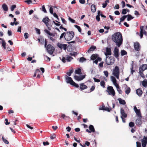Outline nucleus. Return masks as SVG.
<instances>
[{
    "label": "nucleus",
    "instance_id": "1",
    "mask_svg": "<svg viewBox=\"0 0 147 147\" xmlns=\"http://www.w3.org/2000/svg\"><path fill=\"white\" fill-rule=\"evenodd\" d=\"M112 38L118 47L120 46L123 41L122 36L121 33L117 32L115 33L112 35Z\"/></svg>",
    "mask_w": 147,
    "mask_h": 147
},
{
    "label": "nucleus",
    "instance_id": "2",
    "mask_svg": "<svg viewBox=\"0 0 147 147\" xmlns=\"http://www.w3.org/2000/svg\"><path fill=\"white\" fill-rule=\"evenodd\" d=\"M65 78L66 80V81L67 83H69L71 85L76 88H78L79 87L78 85L75 83L71 77H69V76L66 75L65 76Z\"/></svg>",
    "mask_w": 147,
    "mask_h": 147
},
{
    "label": "nucleus",
    "instance_id": "3",
    "mask_svg": "<svg viewBox=\"0 0 147 147\" xmlns=\"http://www.w3.org/2000/svg\"><path fill=\"white\" fill-rule=\"evenodd\" d=\"M45 32L49 35L53 37H54L53 38L50 36H48V37L53 42H54L57 38V37L56 36L57 34L55 33H51V32L45 29L44 30Z\"/></svg>",
    "mask_w": 147,
    "mask_h": 147
},
{
    "label": "nucleus",
    "instance_id": "4",
    "mask_svg": "<svg viewBox=\"0 0 147 147\" xmlns=\"http://www.w3.org/2000/svg\"><path fill=\"white\" fill-rule=\"evenodd\" d=\"M74 34L72 31L67 32L64 36L65 39L67 41L71 40L74 37Z\"/></svg>",
    "mask_w": 147,
    "mask_h": 147
},
{
    "label": "nucleus",
    "instance_id": "5",
    "mask_svg": "<svg viewBox=\"0 0 147 147\" xmlns=\"http://www.w3.org/2000/svg\"><path fill=\"white\" fill-rule=\"evenodd\" d=\"M120 74L119 67L117 66H116L113 70L112 75L115 76L116 78L119 79Z\"/></svg>",
    "mask_w": 147,
    "mask_h": 147
},
{
    "label": "nucleus",
    "instance_id": "6",
    "mask_svg": "<svg viewBox=\"0 0 147 147\" xmlns=\"http://www.w3.org/2000/svg\"><path fill=\"white\" fill-rule=\"evenodd\" d=\"M115 59L112 57H106V63L108 65L113 64L115 62Z\"/></svg>",
    "mask_w": 147,
    "mask_h": 147
},
{
    "label": "nucleus",
    "instance_id": "7",
    "mask_svg": "<svg viewBox=\"0 0 147 147\" xmlns=\"http://www.w3.org/2000/svg\"><path fill=\"white\" fill-rule=\"evenodd\" d=\"M107 92L109 95H111L112 96H114L115 95V92L113 87L111 86H109L107 87Z\"/></svg>",
    "mask_w": 147,
    "mask_h": 147
},
{
    "label": "nucleus",
    "instance_id": "8",
    "mask_svg": "<svg viewBox=\"0 0 147 147\" xmlns=\"http://www.w3.org/2000/svg\"><path fill=\"white\" fill-rule=\"evenodd\" d=\"M46 49L48 53L50 55H52L55 50L54 47L50 45L47 46Z\"/></svg>",
    "mask_w": 147,
    "mask_h": 147
},
{
    "label": "nucleus",
    "instance_id": "9",
    "mask_svg": "<svg viewBox=\"0 0 147 147\" xmlns=\"http://www.w3.org/2000/svg\"><path fill=\"white\" fill-rule=\"evenodd\" d=\"M140 29V36L141 38H142L143 34L146 35L147 33L145 31V29H144V26H141Z\"/></svg>",
    "mask_w": 147,
    "mask_h": 147
},
{
    "label": "nucleus",
    "instance_id": "10",
    "mask_svg": "<svg viewBox=\"0 0 147 147\" xmlns=\"http://www.w3.org/2000/svg\"><path fill=\"white\" fill-rule=\"evenodd\" d=\"M86 75H80V76H76L75 75L74 76V78L77 81H80L83 80L85 77Z\"/></svg>",
    "mask_w": 147,
    "mask_h": 147
},
{
    "label": "nucleus",
    "instance_id": "11",
    "mask_svg": "<svg viewBox=\"0 0 147 147\" xmlns=\"http://www.w3.org/2000/svg\"><path fill=\"white\" fill-rule=\"evenodd\" d=\"M141 141L142 147H146L147 144V137L144 136Z\"/></svg>",
    "mask_w": 147,
    "mask_h": 147
},
{
    "label": "nucleus",
    "instance_id": "12",
    "mask_svg": "<svg viewBox=\"0 0 147 147\" xmlns=\"http://www.w3.org/2000/svg\"><path fill=\"white\" fill-rule=\"evenodd\" d=\"M134 110L136 113V115L139 117H141V114L140 109H138L136 106L134 107Z\"/></svg>",
    "mask_w": 147,
    "mask_h": 147
},
{
    "label": "nucleus",
    "instance_id": "13",
    "mask_svg": "<svg viewBox=\"0 0 147 147\" xmlns=\"http://www.w3.org/2000/svg\"><path fill=\"white\" fill-rule=\"evenodd\" d=\"M113 53L114 56L116 58H118L119 55V49L117 47H116L115 48Z\"/></svg>",
    "mask_w": 147,
    "mask_h": 147
},
{
    "label": "nucleus",
    "instance_id": "14",
    "mask_svg": "<svg viewBox=\"0 0 147 147\" xmlns=\"http://www.w3.org/2000/svg\"><path fill=\"white\" fill-rule=\"evenodd\" d=\"M134 47L135 50L136 51H139L140 49V45L139 43L136 42L134 43Z\"/></svg>",
    "mask_w": 147,
    "mask_h": 147
},
{
    "label": "nucleus",
    "instance_id": "15",
    "mask_svg": "<svg viewBox=\"0 0 147 147\" xmlns=\"http://www.w3.org/2000/svg\"><path fill=\"white\" fill-rule=\"evenodd\" d=\"M73 58L72 57L67 56L66 57V58L63 57L61 60L63 62L65 63V62L66 61H70Z\"/></svg>",
    "mask_w": 147,
    "mask_h": 147
},
{
    "label": "nucleus",
    "instance_id": "16",
    "mask_svg": "<svg viewBox=\"0 0 147 147\" xmlns=\"http://www.w3.org/2000/svg\"><path fill=\"white\" fill-rule=\"evenodd\" d=\"M49 18L47 17H46L45 18H44L43 19L42 21L45 24L46 26L48 28L49 30H51V29L48 26V23L49 22Z\"/></svg>",
    "mask_w": 147,
    "mask_h": 147
},
{
    "label": "nucleus",
    "instance_id": "17",
    "mask_svg": "<svg viewBox=\"0 0 147 147\" xmlns=\"http://www.w3.org/2000/svg\"><path fill=\"white\" fill-rule=\"evenodd\" d=\"M105 54L106 57L108 55H111V49L110 48L107 47L106 49V52Z\"/></svg>",
    "mask_w": 147,
    "mask_h": 147
},
{
    "label": "nucleus",
    "instance_id": "18",
    "mask_svg": "<svg viewBox=\"0 0 147 147\" xmlns=\"http://www.w3.org/2000/svg\"><path fill=\"white\" fill-rule=\"evenodd\" d=\"M121 117L126 118L127 117V114L125 113L124 110L122 108L121 109Z\"/></svg>",
    "mask_w": 147,
    "mask_h": 147
},
{
    "label": "nucleus",
    "instance_id": "19",
    "mask_svg": "<svg viewBox=\"0 0 147 147\" xmlns=\"http://www.w3.org/2000/svg\"><path fill=\"white\" fill-rule=\"evenodd\" d=\"M110 78L111 81L113 82V84L115 86L118 84L117 83V80L115 77L113 76H111Z\"/></svg>",
    "mask_w": 147,
    "mask_h": 147
},
{
    "label": "nucleus",
    "instance_id": "20",
    "mask_svg": "<svg viewBox=\"0 0 147 147\" xmlns=\"http://www.w3.org/2000/svg\"><path fill=\"white\" fill-rule=\"evenodd\" d=\"M141 118L139 117L136 120L135 123L137 125L139 126L142 124V122L141 121Z\"/></svg>",
    "mask_w": 147,
    "mask_h": 147
},
{
    "label": "nucleus",
    "instance_id": "21",
    "mask_svg": "<svg viewBox=\"0 0 147 147\" xmlns=\"http://www.w3.org/2000/svg\"><path fill=\"white\" fill-rule=\"evenodd\" d=\"M124 86L125 88V92L126 94H128L130 92L131 89L129 87H128L127 85L124 84Z\"/></svg>",
    "mask_w": 147,
    "mask_h": 147
},
{
    "label": "nucleus",
    "instance_id": "22",
    "mask_svg": "<svg viewBox=\"0 0 147 147\" xmlns=\"http://www.w3.org/2000/svg\"><path fill=\"white\" fill-rule=\"evenodd\" d=\"M147 69V65L144 64L141 66L140 68V71H143Z\"/></svg>",
    "mask_w": 147,
    "mask_h": 147
},
{
    "label": "nucleus",
    "instance_id": "23",
    "mask_svg": "<svg viewBox=\"0 0 147 147\" xmlns=\"http://www.w3.org/2000/svg\"><path fill=\"white\" fill-rule=\"evenodd\" d=\"M136 93L139 96H141L143 92L141 88H139L136 90Z\"/></svg>",
    "mask_w": 147,
    "mask_h": 147
},
{
    "label": "nucleus",
    "instance_id": "24",
    "mask_svg": "<svg viewBox=\"0 0 147 147\" xmlns=\"http://www.w3.org/2000/svg\"><path fill=\"white\" fill-rule=\"evenodd\" d=\"M45 42V47H46V46L47 44V40L45 39L44 40V38H41V40L40 41V43L42 45L44 44V43Z\"/></svg>",
    "mask_w": 147,
    "mask_h": 147
},
{
    "label": "nucleus",
    "instance_id": "25",
    "mask_svg": "<svg viewBox=\"0 0 147 147\" xmlns=\"http://www.w3.org/2000/svg\"><path fill=\"white\" fill-rule=\"evenodd\" d=\"M87 87L84 85V83H82L80 84V88L81 90H84L87 88Z\"/></svg>",
    "mask_w": 147,
    "mask_h": 147
},
{
    "label": "nucleus",
    "instance_id": "26",
    "mask_svg": "<svg viewBox=\"0 0 147 147\" xmlns=\"http://www.w3.org/2000/svg\"><path fill=\"white\" fill-rule=\"evenodd\" d=\"M91 11L93 12H95L96 10V6L92 4L91 6Z\"/></svg>",
    "mask_w": 147,
    "mask_h": 147
},
{
    "label": "nucleus",
    "instance_id": "27",
    "mask_svg": "<svg viewBox=\"0 0 147 147\" xmlns=\"http://www.w3.org/2000/svg\"><path fill=\"white\" fill-rule=\"evenodd\" d=\"M75 73L76 74L79 75H81L82 74L81 69H80L79 68L75 70Z\"/></svg>",
    "mask_w": 147,
    "mask_h": 147
},
{
    "label": "nucleus",
    "instance_id": "28",
    "mask_svg": "<svg viewBox=\"0 0 147 147\" xmlns=\"http://www.w3.org/2000/svg\"><path fill=\"white\" fill-rule=\"evenodd\" d=\"M120 104L122 105H125L126 103L125 100L122 99L121 98H119L118 99Z\"/></svg>",
    "mask_w": 147,
    "mask_h": 147
},
{
    "label": "nucleus",
    "instance_id": "29",
    "mask_svg": "<svg viewBox=\"0 0 147 147\" xmlns=\"http://www.w3.org/2000/svg\"><path fill=\"white\" fill-rule=\"evenodd\" d=\"M2 7L3 10L5 11H7L8 10V7L5 4H3L2 5Z\"/></svg>",
    "mask_w": 147,
    "mask_h": 147
},
{
    "label": "nucleus",
    "instance_id": "30",
    "mask_svg": "<svg viewBox=\"0 0 147 147\" xmlns=\"http://www.w3.org/2000/svg\"><path fill=\"white\" fill-rule=\"evenodd\" d=\"M115 86L116 87L117 91H118L119 93L120 94H121L122 92L119 88V85L117 84Z\"/></svg>",
    "mask_w": 147,
    "mask_h": 147
},
{
    "label": "nucleus",
    "instance_id": "31",
    "mask_svg": "<svg viewBox=\"0 0 147 147\" xmlns=\"http://www.w3.org/2000/svg\"><path fill=\"white\" fill-rule=\"evenodd\" d=\"M98 56L97 54H93L91 56V59L93 60L96 59V58Z\"/></svg>",
    "mask_w": 147,
    "mask_h": 147
},
{
    "label": "nucleus",
    "instance_id": "32",
    "mask_svg": "<svg viewBox=\"0 0 147 147\" xmlns=\"http://www.w3.org/2000/svg\"><path fill=\"white\" fill-rule=\"evenodd\" d=\"M96 47L94 46H91L90 49L88 50V52L89 53L91 51H93L95 49H96Z\"/></svg>",
    "mask_w": 147,
    "mask_h": 147
},
{
    "label": "nucleus",
    "instance_id": "33",
    "mask_svg": "<svg viewBox=\"0 0 147 147\" xmlns=\"http://www.w3.org/2000/svg\"><path fill=\"white\" fill-rule=\"evenodd\" d=\"M66 45H63L61 44H60L59 45H58V46L61 49H65L66 47Z\"/></svg>",
    "mask_w": 147,
    "mask_h": 147
},
{
    "label": "nucleus",
    "instance_id": "34",
    "mask_svg": "<svg viewBox=\"0 0 147 147\" xmlns=\"http://www.w3.org/2000/svg\"><path fill=\"white\" fill-rule=\"evenodd\" d=\"M126 16L127 17V20L128 21L131 20L134 18V17H132L131 15L129 14Z\"/></svg>",
    "mask_w": 147,
    "mask_h": 147
},
{
    "label": "nucleus",
    "instance_id": "35",
    "mask_svg": "<svg viewBox=\"0 0 147 147\" xmlns=\"http://www.w3.org/2000/svg\"><path fill=\"white\" fill-rule=\"evenodd\" d=\"M74 71V69H71L69 70V71L67 72L66 74L69 76H70L71 74Z\"/></svg>",
    "mask_w": 147,
    "mask_h": 147
},
{
    "label": "nucleus",
    "instance_id": "36",
    "mask_svg": "<svg viewBox=\"0 0 147 147\" xmlns=\"http://www.w3.org/2000/svg\"><path fill=\"white\" fill-rule=\"evenodd\" d=\"M90 130L92 132H94L95 131L94 129L93 126L92 125H90L89 127Z\"/></svg>",
    "mask_w": 147,
    "mask_h": 147
},
{
    "label": "nucleus",
    "instance_id": "37",
    "mask_svg": "<svg viewBox=\"0 0 147 147\" xmlns=\"http://www.w3.org/2000/svg\"><path fill=\"white\" fill-rule=\"evenodd\" d=\"M109 2V0H106L105 1V3H103L102 4V7L103 8H105L106 6H107V3H108Z\"/></svg>",
    "mask_w": 147,
    "mask_h": 147
},
{
    "label": "nucleus",
    "instance_id": "38",
    "mask_svg": "<svg viewBox=\"0 0 147 147\" xmlns=\"http://www.w3.org/2000/svg\"><path fill=\"white\" fill-rule=\"evenodd\" d=\"M142 85L145 87H146L147 85V80H144L142 82Z\"/></svg>",
    "mask_w": 147,
    "mask_h": 147
},
{
    "label": "nucleus",
    "instance_id": "39",
    "mask_svg": "<svg viewBox=\"0 0 147 147\" xmlns=\"http://www.w3.org/2000/svg\"><path fill=\"white\" fill-rule=\"evenodd\" d=\"M134 68V63H133V61H132V63L131 64V67L130 68V70H131V74H132L133 72L134 71L133 70Z\"/></svg>",
    "mask_w": 147,
    "mask_h": 147
},
{
    "label": "nucleus",
    "instance_id": "40",
    "mask_svg": "<svg viewBox=\"0 0 147 147\" xmlns=\"http://www.w3.org/2000/svg\"><path fill=\"white\" fill-rule=\"evenodd\" d=\"M100 85L102 88H104L105 87V82H104V81H101L100 82Z\"/></svg>",
    "mask_w": 147,
    "mask_h": 147
},
{
    "label": "nucleus",
    "instance_id": "41",
    "mask_svg": "<svg viewBox=\"0 0 147 147\" xmlns=\"http://www.w3.org/2000/svg\"><path fill=\"white\" fill-rule=\"evenodd\" d=\"M2 46L4 48V49H5L6 48V43L5 41L4 40H2V42H1Z\"/></svg>",
    "mask_w": 147,
    "mask_h": 147
},
{
    "label": "nucleus",
    "instance_id": "42",
    "mask_svg": "<svg viewBox=\"0 0 147 147\" xmlns=\"http://www.w3.org/2000/svg\"><path fill=\"white\" fill-rule=\"evenodd\" d=\"M121 55L123 56L127 54V52L124 50H122L121 52Z\"/></svg>",
    "mask_w": 147,
    "mask_h": 147
},
{
    "label": "nucleus",
    "instance_id": "43",
    "mask_svg": "<svg viewBox=\"0 0 147 147\" xmlns=\"http://www.w3.org/2000/svg\"><path fill=\"white\" fill-rule=\"evenodd\" d=\"M74 26L76 28H77L78 29L79 32H81V29L80 26L77 25H75Z\"/></svg>",
    "mask_w": 147,
    "mask_h": 147
},
{
    "label": "nucleus",
    "instance_id": "44",
    "mask_svg": "<svg viewBox=\"0 0 147 147\" xmlns=\"http://www.w3.org/2000/svg\"><path fill=\"white\" fill-rule=\"evenodd\" d=\"M2 139L3 141V142L6 144H9V142L8 141L3 137H2Z\"/></svg>",
    "mask_w": 147,
    "mask_h": 147
},
{
    "label": "nucleus",
    "instance_id": "45",
    "mask_svg": "<svg viewBox=\"0 0 147 147\" xmlns=\"http://www.w3.org/2000/svg\"><path fill=\"white\" fill-rule=\"evenodd\" d=\"M127 17V16L126 15H125L123 16L121 18H120V22H121L123 21H124L125 19Z\"/></svg>",
    "mask_w": 147,
    "mask_h": 147
},
{
    "label": "nucleus",
    "instance_id": "46",
    "mask_svg": "<svg viewBox=\"0 0 147 147\" xmlns=\"http://www.w3.org/2000/svg\"><path fill=\"white\" fill-rule=\"evenodd\" d=\"M86 60V59L85 58L83 57H81L79 60V61L81 62H83L84 61H85Z\"/></svg>",
    "mask_w": 147,
    "mask_h": 147
},
{
    "label": "nucleus",
    "instance_id": "47",
    "mask_svg": "<svg viewBox=\"0 0 147 147\" xmlns=\"http://www.w3.org/2000/svg\"><path fill=\"white\" fill-rule=\"evenodd\" d=\"M129 127H133L134 125V123L133 122H131L129 123Z\"/></svg>",
    "mask_w": 147,
    "mask_h": 147
},
{
    "label": "nucleus",
    "instance_id": "48",
    "mask_svg": "<svg viewBox=\"0 0 147 147\" xmlns=\"http://www.w3.org/2000/svg\"><path fill=\"white\" fill-rule=\"evenodd\" d=\"M24 36L25 39H27L28 38L29 34L28 33L26 32L24 33Z\"/></svg>",
    "mask_w": 147,
    "mask_h": 147
},
{
    "label": "nucleus",
    "instance_id": "49",
    "mask_svg": "<svg viewBox=\"0 0 147 147\" xmlns=\"http://www.w3.org/2000/svg\"><path fill=\"white\" fill-rule=\"evenodd\" d=\"M136 144L137 147H141V144L140 142H136Z\"/></svg>",
    "mask_w": 147,
    "mask_h": 147
},
{
    "label": "nucleus",
    "instance_id": "50",
    "mask_svg": "<svg viewBox=\"0 0 147 147\" xmlns=\"http://www.w3.org/2000/svg\"><path fill=\"white\" fill-rule=\"evenodd\" d=\"M25 2L28 4H30L32 3V1L31 0H27L25 1Z\"/></svg>",
    "mask_w": 147,
    "mask_h": 147
},
{
    "label": "nucleus",
    "instance_id": "51",
    "mask_svg": "<svg viewBox=\"0 0 147 147\" xmlns=\"http://www.w3.org/2000/svg\"><path fill=\"white\" fill-rule=\"evenodd\" d=\"M16 6L15 5H13L11 6V10L12 11H13L14 10V9L16 8Z\"/></svg>",
    "mask_w": 147,
    "mask_h": 147
},
{
    "label": "nucleus",
    "instance_id": "52",
    "mask_svg": "<svg viewBox=\"0 0 147 147\" xmlns=\"http://www.w3.org/2000/svg\"><path fill=\"white\" fill-rule=\"evenodd\" d=\"M127 13V9H123L122 10V13L123 14H125Z\"/></svg>",
    "mask_w": 147,
    "mask_h": 147
},
{
    "label": "nucleus",
    "instance_id": "53",
    "mask_svg": "<svg viewBox=\"0 0 147 147\" xmlns=\"http://www.w3.org/2000/svg\"><path fill=\"white\" fill-rule=\"evenodd\" d=\"M103 72L105 76L107 77L108 75V72L107 71H104Z\"/></svg>",
    "mask_w": 147,
    "mask_h": 147
},
{
    "label": "nucleus",
    "instance_id": "54",
    "mask_svg": "<svg viewBox=\"0 0 147 147\" xmlns=\"http://www.w3.org/2000/svg\"><path fill=\"white\" fill-rule=\"evenodd\" d=\"M93 79L95 82H100V80L99 79H96V78H93Z\"/></svg>",
    "mask_w": 147,
    "mask_h": 147
},
{
    "label": "nucleus",
    "instance_id": "55",
    "mask_svg": "<svg viewBox=\"0 0 147 147\" xmlns=\"http://www.w3.org/2000/svg\"><path fill=\"white\" fill-rule=\"evenodd\" d=\"M56 22H58V23H56V22H55L54 21H53V23H54V24L56 25L57 26H59L60 25V22H57V21H56Z\"/></svg>",
    "mask_w": 147,
    "mask_h": 147
},
{
    "label": "nucleus",
    "instance_id": "56",
    "mask_svg": "<svg viewBox=\"0 0 147 147\" xmlns=\"http://www.w3.org/2000/svg\"><path fill=\"white\" fill-rule=\"evenodd\" d=\"M69 21H70L71 22H72L73 23H74L75 22V20L71 19V18L69 17Z\"/></svg>",
    "mask_w": 147,
    "mask_h": 147
},
{
    "label": "nucleus",
    "instance_id": "57",
    "mask_svg": "<svg viewBox=\"0 0 147 147\" xmlns=\"http://www.w3.org/2000/svg\"><path fill=\"white\" fill-rule=\"evenodd\" d=\"M42 11L45 13H47V11L45 8L44 5L42 6Z\"/></svg>",
    "mask_w": 147,
    "mask_h": 147
},
{
    "label": "nucleus",
    "instance_id": "58",
    "mask_svg": "<svg viewBox=\"0 0 147 147\" xmlns=\"http://www.w3.org/2000/svg\"><path fill=\"white\" fill-rule=\"evenodd\" d=\"M65 32H64L63 33H62L61 34L60 36V39H61L62 38H63L64 36V34H65Z\"/></svg>",
    "mask_w": 147,
    "mask_h": 147
},
{
    "label": "nucleus",
    "instance_id": "59",
    "mask_svg": "<svg viewBox=\"0 0 147 147\" xmlns=\"http://www.w3.org/2000/svg\"><path fill=\"white\" fill-rule=\"evenodd\" d=\"M35 29L36 30V32L39 34H40V30L39 29L35 28Z\"/></svg>",
    "mask_w": 147,
    "mask_h": 147
},
{
    "label": "nucleus",
    "instance_id": "60",
    "mask_svg": "<svg viewBox=\"0 0 147 147\" xmlns=\"http://www.w3.org/2000/svg\"><path fill=\"white\" fill-rule=\"evenodd\" d=\"M21 26H19L18 27V29L17 31L18 32H21Z\"/></svg>",
    "mask_w": 147,
    "mask_h": 147
},
{
    "label": "nucleus",
    "instance_id": "61",
    "mask_svg": "<svg viewBox=\"0 0 147 147\" xmlns=\"http://www.w3.org/2000/svg\"><path fill=\"white\" fill-rule=\"evenodd\" d=\"M134 14L135 15H136L137 16H138L140 14L139 12L137 11H134Z\"/></svg>",
    "mask_w": 147,
    "mask_h": 147
},
{
    "label": "nucleus",
    "instance_id": "62",
    "mask_svg": "<svg viewBox=\"0 0 147 147\" xmlns=\"http://www.w3.org/2000/svg\"><path fill=\"white\" fill-rule=\"evenodd\" d=\"M95 86H92L90 89V92L93 91L95 89Z\"/></svg>",
    "mask_w": 147,
    "mask_h": 147
},
{
    "label": "nucleus",
    "instance_id": "63",
    "mask_svg": "<svg viewBox=\"0 0 147 147\" xmlns=\"http://www.w3.org/2000/svg\"><path fill=\"white\" fill-rule=\"evenodd\" d=\"M9 36H10L12 35V32L10 30H8L7 32Z\"/></svg>",
    "mask_w": 147,
    "mask_h": 147
},
{
    "label": "nucleus",
    "instance_id": "64",
    "mask_svg": "<svg viewBox=\"0 0 147 147\" xmlns=\"http://www.w3.org/2000/svg\"><path fill=\"white\" fill-rule=\"evenodd\" d=\"M49 11H50V12L52 14L53 13V8L51 7L50 8Z\"/></svg>",
    "mask_w": 147,
    "mask_h": 147
}]
</instances>
